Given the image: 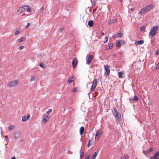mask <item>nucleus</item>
Instances as JSON below:
<instances>
[{
  "label": "nucleus",
  "mask_w": 159,
  "mask_h": 159,
  "mask_svg": "<svg viewBox=\"0 0 159 159\" xmlns=\"http://www.w3.org/2000/svg\"><path fill=\"white\" fill-rule=\"evenodd\" d=\"M84 128L83 126H82L80 129V135H82L84 133Z\"/></svg>",
  "instance_id": "nucleus-20"
},
{
  "label": "nucleus",
  "mask_w": 159,
  "mask_h": 159,
  "mask_svg": "<svg viewBox=\"0 0 159 159\" xmlns=\"http://www.w3.org/2000/svg\"><path fill=\"white\" fill-rule=\"evenodd\" d=\"M25 40V39L23 37L20 38L18 41L19 42H20L24 41Z\"/></svg>",
  "instance_id": "nucleus-32"
},
{
  "label": "nucleus",
  "mask_w": 159,
  "mask_h": 159,
  "mask_svg": "<svg viewBox=\"0 0 159 159\" xmlns=\"http://www.w3.org/2000/svg\"><path fill=\"white\" fill-rule=\"evenodd\" d=\"M118 34V37H122V36L123 35V34L121 32L119 33Z\"/></svg>",
  "instance_id": "nucleus-33"
},
{
  "label": "nucleus",
  "mask_w": 159,
  "mask_h": 159,
  "mask_svg": "<svg viewBox=\"0 0 159 159\" xmlns=\"http://www.w3.org/2000/svg\"><path fill=\"white\" fill-rule=\"evenodd\" d=\"M93 57L92 55H90L88 58V59L86 61V64L89 65L92 61V59Z\"/></svg>",
  "instance_id": "nucleus-8"
},
{
  "label": "nucleus",
  "mask_w": 159,
  "mask_h": 159,
  "mask_svg": "<svg viewBox=\"0 0 159 159\" xmlns=\"http://www.w3.org/2000/svg\"><path fill=\"white\" fill-rule=\"evenodd\" d=\"M145 29V28L144 26H142L140 28V30L141 31H144Z\"/></svg>",
  "instance_id": "nucleus-31"
},
{
  "label": "nucleus",
  "mask_w": 159,
  "mask_h": 159,
  "mask_svg": "<svg viewBox=\"0 0 159 159\" xmlns=\"http://www.w3.org/2000/svg\"><path fill=\"white\" fill-rule=\"evenodd\" d=\"M108 46L109 48H107V49H111L112 48V44H109V45H108Z\"/></svg>",
  "instance_id": "nucleus-28"
},
{
  "label": "nucleus",
  "mask_w": 159,
  "mask_h": 159,
  "mask_svg": "<svg viewBox=\"0 0 159 159\" xmlns=\"http://www.w3.org/2000/svg\"><path fill=\"white\" fill-rule=\"evenodd\" d=\"M138 100V97L136 96H134V98H129V100L130 102H134Z\"/></svg>",
  "instance_id": "nucleus-9"
},
{
  "label": "nucleus",
  "mask_w": 159,
  "mask_h": 159,
  "mask_svg": "<svg viewBox=\"0 0 159 159\" xmlns=\"http://www.w3.org/2000/svg\"><path fill=\"white\" fill-rule=\"evenodd\" d=\"M153 42V40L152 39L151 40V43H152Z\"/></svg>",
  "instance_id": "nucleus-54"
},
{
  "label": "nucleus",
  "mask_w": 159,
  "mask_h": 159,
  "mask_svg": "<svg viewBox=\"0 0 159 159\" xmlns=\"http://www.w3.org/2000/svg\"><path fill=\"white\" fill-rule=\"evenodd\" d=\"M80 157H82V156H81V155H80Z\"/></svg>",
  "instance_id": "nucleus-57"
},
{
  "label": "nucleus",
  "mask_w": 159,
  "mask_h": 159,
  "mask_svg": "<svg viewBox=\"0 0 159 159\" xmlns=\"http://www.w3.org/2000/svg\"><path fill=\"white\" fill-rule=\"evenodd\" d=\"M30 116L29 114H28L27 116H23L22 118V121L23 122L25 121L26 120H28Z\"/></svg>",
  "instance_id": "nucleus-12"
},
{
  "label": "nucleus",
  "mask_w": 159,
  "mask_h": 159,
  "mask_svg": "<svg viewBox=\"0 0 159 159\" xmlns=\"http://www.w3.org/2000/svg\"><path fill=\"white\" fill-rule=\"evenodd\" d=\"M155 68L156 69H159V62L158 63L157 66L155 67Z\"/></svg>",
  "instance_id": "nucleus-38"
},
{
  "label": "nucleus",
  "mask_w": 159,
  "mask_h": 159,
  "mask_svg": "<svg viewBox=\"0 0 159 159\" xmlns=\"http://www.w3.org/2000/svg\"><path fill=\"white\" fill-rule=\"evenodd\" d=\"M49 117L47 116H45V117L43 119L42 121V123L44 124L45 123L48 119Z\"/></svg>",
  "instance_id": "nucleus-14"
},
{
  "label": "nucleus",
  "mask_w": 159,
  "mask_h": 159,
  "mask_svg": "<svg viewBox=\"0 0 159 159\" xmlns=\"http://www.w3.org/2000/svg\"><path fill=\"white\" fill-rule=\"evenodd\" d=\"M24 12L27 11V12H30L31 11V8H30L29 6H24L22 7Z\"/></svg>",
  "instance_id": "nucleus-5"
},
{
  "label": "nucleus",
  "mask_w": 159,
  "mask_h": 159,
  "mask_svg": "<svg viewBox=\"0 0 159 159\" xmlns=\"http://www.w3.org/2000/svg\"><path fill=\"white\" fill-rule=\"evenodd\" d=\"M153 7V6L152 5H147L145 7L141 9L139 13L142 14L145 13L147 11H150Z\"/></svg>",
  "instance_id": "nucleus-2"
},
{
  "label": "nucleus",
  "mask_w": 159,
  "mask_h": 159,
  "mask_svg": "<svg viewBox=\"0 0 159 159\" xmlns=\"http://www.w3.org/2000/svg\"><path fill=\"white\" fill-rule=\"evenodd\" d=\"M117 21V20L116 19L112 20L109 21L108 22V24H111L113 23L116 22Z\"/></svg>",
  "instance_id": "nucleus-22"
},
{
  "label": "nucleus",
  "mask_w": 159,
  "mask_h": 159,
  "mask_svg": "<svg viewBox=\"0 0 159 159\" xmlns=\"http://www.w3.org/2000/svg\"><path fill=\"white\" fill-rule=\"evenodd\" d=\"M158 28V26H156L151 29L149 34V37L150 38H152L157 33Z\"/></svg>",
  "instance_id": "nucleus-1"
},
{
  "label": "nucleus",
  "mask_w": 159,
  "mask_h": 159,
  "mask_svg": "<svg viewBox=\"0 0 159 159\" xmlns=\"http://www.w3.org/2000/svg\"><path fill=\"white\" fill-rule=\"evenodd\" d=\"M20 33V31L19 30H17L15 32V34L16 35Z\"/></svg>",
  "instance_id": "nucleus-41"
},
{
  "label": "nucleus",
  "mask_w": 159,
  "mask_h": 159,
  "mask_svg": "<svg viewBox=\"0 0 159 159\" xmlns=\"http://www.w3.org/2000/svg\"><path fill=\"white\" fill-rule=\"evenodd\" d=\"M23 47H24V46H20L19 47L18 49L19 50H21L23 48Z\"/></svg>",
  "instance_id": "nucleus-43"
},
{
  "label": "nucleus",
  "mask_w": 159,
  "mask_h": 159,
  "mask_svg": "<svg viewBox=\"0 0 159 159\" xmlns=\"http://www.w3.org/2000/svg\"><path fill=\"white\" fill-rule=\"evenodd\" d=\"M63 29L62 28H60L59 30L60 32H61L63 30Z\"/></svg>",
  "instance_id": "nucleus-44"
},
{
  "label": "nucleus",
  "mask_w": 159,
  "mask_h": 159,
  "mask_svg": "<svg viewBox=\"0 0 159 159\" xmlns=\"http://www.w3.org/2000/svg\"><path fill=\"white\" fill-rule=\"evenodd\" d=\"M123 72L121 71H120L118 72V76L119 78H122Z\"/></svg>",
  "instance_id": "nucleus-24"
},
{
  "label": "nucleus",
  "mask_w": 159,
  "mask_h": 159,
  "mask_svg": "<svg viewBox=\"0 0 159 159\" xmlns=\"http://www.w3.org/2000/svg\"><path fill=\"white\" fill-rule=\"evenodd\" d=\"M105 69L104 74L106 75H108L110 73V69L108 65H105L104 66Z\"/></svg>",
  "instance_id": "nucleus-4"
},
{
  "label": "nucleus",
  "mask_w": 159,
  "mask_h": 159,
  "mask_svg": "<svg viewBox=\"0 0 159 159\" xmlns=\"http://www.w3.org/2000/svg\"><path fill=\"white\" fill-rule=\"evenodd\" d=\"M93 22L92 20L89 21L88 23V25L90 27L92 26L93 25Z\"/></svg>",
  "instance_id": "nucleus-23"
},
{
  "label": "nucleus",
  "mask_w": 159,
  "mask_h": 159,
  "mask_svg": "<svg viewBox=\"0 0 159 159\" xmlns=\"http://www.w3.org/2000/svg\"><path fill=\"white\" fill-rule=\"evenodd\" d=\"M21 135L20 133V131H17L14 134V138L15 139H16L19 138Z\"/></svg>",
  "instance_id": "nucleus-10"
},
{
  "label": "nucleus",
  "mask_w": 159,
  "mask_h": 159,
  "mask_svg": "<svg viewBox=\"0 0 159 159\" xmlns=\"http://www.w3.org/2000/svg\"><path fill=\"white\" fill-rule=\"evenodd\" d=\"M105 39H106V41L104 42V43H107V42L108 41V38L106 36L105 37Z\"/></svg>",
  "instance_id": "nucleus-36"
},
{
  "label": "nucleus",
  "mask_w": 159,
  "mask_h": 159,
  "mask_svg": "<svg viewBox=\"0 0 159 159\" xmlns=\"http://www.w3.org/2000/svg\"><path fill=\"white\" fill-rule=\"evenodd\" d=\"M135 10L134 8H132L131 9V10L132 11H134Z\"/></svg>",
  "instance_id": "nucleus-51"
},
{
  "label": "nucleus",
  "mask_w": 159,
  "mask_h": 159,
  "mask_svg": "<svg viewBox=\"0 0 159 159\" xmlns=\"http://www.w3.org/2000/svg\"><path fill=\"white\" fill-rule=\"evenodd\" d=\"M118 37V34H115L113 36V38H116Z\"/></svg>",
  "instance_id": "nucleus-40"
},
{
  "label": "nucleus",
  "mask_w": 159,
  "mask_h": 159,
  "mask_svg": "<svg viewBox=\"0 0 159 159\" xmlns=\"http://www.w3.org/2000/svg\"><path fill=\"white\" fill-rule=\"evenodd\" d=\"M144 43V41L143 40H140L139 41H136L135 42L134 44L137 45H141L143 44Z\"/></svg>",
  "instance_id": "nucleus-15"
},
{
  "label": "nucleus",
  "mask_w": 159,
  "mask_h": 159,
  "mask_svg": "<svg viewBox=\"0 0 159 159\" xmlns=\"http://www.w3.org/2000/svg\"><path fill=\"white\" fill-rule=\"evenodd\" d=\"M159 54V51H157L155 52V54L156 55H157Z\"/></svg>",
  "instance_id": "nucleus-48"
},
{
  "label": "nucleus",
  "mask_w": 159,
  "mask_h": 159,
  "mask_svg": "<svg viewBox=\"0 0 159 159\" xmlns=\"http://www.w3.org/2000/svg\"><path fill=\"white\" fill-rule=\"evenodd\" d=\"M95 11V10H93V12H94Z\"/></svg>",
  "instance_id": "nucleus-56"
},
{
  "label": "nucleus",
  "mask_w": 159,
  "mask_h": 159,
  "mask_svg": "<svg viewBox=\"0 0 159 159\" xmlns=\"http://www.w3.org/2000/svg\"><path fill=\"white\" fill-rule=\"evenodd\" d=\"M23 12H24L22 7H20L17 11V13L18 15H20Z\"/></svg>",
  "instance_id": "nucleus-18"
},
{
  "label": "nucleus",
  "mask_w": 159,
  "mask_h": 159,
  "mask_svg": "<svg viewBox=\"0 0 159 159\" xmlns=\"http://www.w3.org/2000/svg\"><path fill=\"white\" fill-rule=\"evenodd\" d=\"M104 35V33H103L102 32H101V35L102 36H103Z\"/></svg>",
  "instance_id": "nucleus-47"
},
{
  "label": "nucleus",
  "mask_w": 159,
  "mask_h": 159,
  "mask_svg": "<svg viewBox=\"0 0 159 159\" xmlns=\"http://www.w3.org/2000/svg\"><path fill=\"white\" fill-rule=\"evenodd\" d=\"M77 61L76 59H74L72 62L73 67L74 68H75L77 65Z\"/></svg>",
  "instance_id": "nucleus-13"
},
{
  "label": "nucleus",
  "mask_w": 159,
  "mask_h": 159,
  "mask_svg": "<svg viewBox=\"0 0 159 159\" xmlns=\"http://www.w3.org/2000/svg\"><path fill=\"white\" fill-rule=\"evenodd\" d=\"M153 150V148H150L148 150L145 151H143V153L144 154H146L148 153L152 152V151Z\"/></svg>",
  "instance_id": "nucleus-16"
},
{
  "label": "nucleus",
  "mask_w": 159,
  "mask_h": 159,
  "mask_svg": "<svg viewBox=\"0 0 159 159\" xmlns=\"http://www.w3.org/2000/svg\"><path fill=\"white\" fill-rule=\"evenodd\" d=\"M34 79H35V77L34 76L32 77L30 79V80L31 81H32L33 80H34Z\"/></svg>",
  "instance_id": "nucleus-42"
},
{
  "label": "nucleus",
  "mask_w": 159,
  "mask_h": 159,
  "mask_svg": "<svg viewBox=\"0 0 159 159\" xmlns=\"http://www.w3.org/2000/svg\"><path fill=\"white\" fill-rule=\"evenodd\" d=\"M120 41L121 42H122V43L125 42V41H121V40Z\"/></svg>",
  "instance_id": "nucleus-53"
},
{
  "label": "nucleus",
  "mask_w": 159,
  "mask_h": 159,
  "mask_svg": "<svg viewBox=\"0 0 159 159\" xmlns=\"http://www.w3.org/2000/svg\"><path fill=\"white\" fill-rule=\"evenodd\" d=\"M112 112L114 116L115 115H117V113H119L118 111L115 108H113Z\"/></svg>",
  "instance_id": "nucleus-19"
},
{
  "label": "nucleus",
  "mask_w": 159,
  "mask_h": 159,
  "mask_svg": "<svg viewBox=\"0 0 159 159\" xmlns=\"http://www.w3.org/2000/svg\"><path fill=\"white\" fill-rule=\"evenodd\" d=\"M154 155L157 157H158V156H159V151L156 152Z\"/></svg>",
  "instance_id": "nucleus-34"
},
{
  "label": "nucleus",
  "mask_w": 159,
  "mask_h": 159,
  "mask_svg": "<svg viewBox=\"0 0 159 159\" xmlns=\"http://www.w3.org/2000/svg\"><path fill=\"white\" fill-rule=\"evenodd\" d=\"M91 140H90L89 142H88V147H89V146L90 145H92V143H90V142H91Z\"/></svg>",
  "instance_id": "nucleus-37"
},
{
  "label": "nucleus",
  "mask_w": 159,
  "mask_h": 159,
  "mask_svg": "<svg viewBox=\"0 0 159 159\" xmlns=\"http://www.w3.org/2000/svg\"><path fill=\"white\" fill-rule=\"evenodd\" d=\"M102 131L101 129H99L98 130L95 135V138H99L100 136L102 135Z\"/></svg>",
  "instance_id": "nucleus-7"
},
{
  "label": "nucleus",
  "mask_w": 159,
  "mask_h": 159,
  "mask_svg": "<svg viewBox=\"0 0 159 159\" xmlns=\"http://www.w3.org/2000/svg\"><path fill=\"white\" fill-rule=\"evenodd\" d=\"M98 154V152H94L92 156V157L90 158V159H95L97 156Z\"/></svg>",
  "instance_id": "nucleus-17"
},
{
  "label": "nucleus",
  "mask_w": 159,
  "mask_h": 159,
  "mask_svg": "<svg viewBox=\"0 0 159 159\" xmlns=\"http://www.w3.org/2000/svg\"><path fill=\"white\" fill-rule=\"evenodd\" d=\"M43 9H44V7H42L40 9V10L41 11H42L43 10Z\"/></svg>",
  "instance_id": "nucleus-45"
},
{
  "label": "nucleus",
  "mask_w": 159,
  "mask_h": 159,
  "mask_svg": "<svg viewBox=\"0 0 159 159\" xmlns=\"http://www.w3.org/2000/svg\"><path fill=\"white\" fill-rule=\"evenodd\" d=\"M89 158H90V156L89 155V156H88L87 157L85 158L84 159H89Z\"/></svg>",
  "instance_id": "nucleus-46"
},
{
  "label": "nucleus",
  "mask_w": 159,
  "mask_h": 159,
  "mask_svg": "<svg viewBox=\"0 0 159 159\" xmlns=\"http://www.w3.org/2000/svg\"><path fill=\"white\" fill-rule=\"evenodd\" d=\"M52 111V110L51 109H49L48 110L47 112V113L48 114H49V113H50L51 111Z\"/></svg>",
  "instance_id": "nucleus-35"
},
{
  "label": "nucleus",
  "mask_w": 159,
  "mask_h": 159,
  "mask_svg": "<svg viewBox=\"0 0 159 159\" xmlns=\"http://www.w3.org/2000/svg\"><path fill=\"white\" fill-rule=\"evenodd\" d=\"M18 81L17 80H14L9 82L7 86L9 87H12L18 84Z\"/></svg>",
  "instance_id": "nucleus-3"
},
{
  "label": "nucleus",
  "mask_w": 159,
  "mask_h": 159,
  "mask_svg": "<svg viewBox=\"0 0 159 159\" xmlns=\"http://www.w3.org/2000/svg\"><path fill=\"white\" fill-rule=\"evenodd\" d=\"M73 80V78L71 77L69 79L67 82L69 83V84H70L72 81Z\"/></svg>",
  "instance_id": "nucleus-26"
},
{
  "label": "nucleus",
  "mask_w": 159,
  "mask_h": 159,
  "mask_svg": "<svg viewBox=\"0 0 159 159\" xmlns=\"http://www.w3.org/2000/svg\"><path fill=\"white\" fill-rule=\"evenodd\" d=\"M129 157V156L128 155H125L122 157H120L118 159H127Z\"/></svg>",
  "instance_id": "nucleus-21"
},
{
  "label": "nucleus",
  "mask_w": 159,
  "mask_h": 159,
  "mask_svg": "<svg viewBox=\"0 0 159 159\" xmlns=\"http://www.w3.org/2000/svg\"><path fill=\"white\" fill-rule=\"evenodd\" d=\"M39 65V66L42 68H44L45 67V66L44 64L42 63H40Z\"/></svg>",
  "instance_id": "nucleus-29"
},
{
  "label": "nucleus",
  "mask_w": 159,
  "mask_h": 159,
  "mask_svg": "<svg viewBox=\"0 0 159 159\" xmlns=\"http://www.w3.org/2000/svg\"><path fill=\"white\" fill-rule=\"evenodd\" d=\"M76 91V90L75 89H73L72 92H75Z\"/></svg>",
  "instance_id": "nucleus-49"
},
{
  "label": "nucleus",
  "mask_w": 159,
  "mask_h": 159,
  "mask_svg": "<svg viewBox=\"0 0 159 159\" xmlns=\"http://www.w3.org/2000/svg\"><path fill=\"white\" fill-rule=\"evenodd\" d=\"M7 144H5V146H7Z\"/></svg>",
  "instance_id": "nucleus-55"
},
{
  "label": "nucleus",
  "mask_w": 159,
  "mask_h": 159,
  "mask_svg": "<svg viewBox=\"0 0 159 159\" xmlns=\"http://www.w3.org/2000/svg\"><path fill=\"white\" fill-rule=\"evenodd\" d=\"M116 46L117 47H119L120 46V43L119 41H118L116 43Z\"/></svg>",
  "instance_id": "nucleus-27"
},
{
  "label": "nucleus",
  "mask_w": 159,
  "mask_h": 159,
  "mask_svg": "<svg viewBox=\"0 0 159 159\" xmlns=\"http://www.w3.org/2000/svg\"><path fill=\"white\" fill-rule=\"evenodd\" d=\"M14 128V126L13 125H10L8 127V129L9 130H11L13 129Z\"/></svg>",
  "instance_id": "nucleus-30"
},
{
  "label": "nucleus",
  "mask_w": 159,
  "mask_h": 159,
  "mask_svg": "<svg viewBox=\"0 0 159 159\" xmlns=\"http://www.w3.org/2000/svg\"><path fill=\"white\" fill-rule=\"evenodd\" d=\"M4 137L5 138L7 139L8 140V137L7 135L5 136Z\"/></svg>",
  "instance_id": "nucleus-50"
},
{
  "label": "nucleus",
  "mask_w": 159,
  "mask_h": 159,
  "mask_svg": "<svg viewBox=\"0 0 159 159\" xmlns=\"http://www.w3.org/2000/svg\"><path fill=\"white\" fill-rule=\"evenodd\" d=\"M11 159H16V158L15 157H11Z\"/></svg>",
  "instance_id": "nucleus-52"
},
{
  "label": "nucleus",
  "mask_w": 159,
  "mask_h": 159,
  "mask_svg": "<svg viewBox=\"0 0 159 159\" xmlns=\"http://www.w3.org/2000/svg\"><path fill=\"white\" fill-rule=\"evenodd\" d=\"M158 157H157L154 155L150 158V159H158Z\"/></svg>",
  "instance_id": "nucleus-25"
},
{
  "label": "nucleus",
  "mask_w": 159,
  "mask_h": 159,
  "mask_svg": "<svg viewBox=\"0 0 159 159\" xmlns=\"http://www.w3.org/2000/svg\"><path fill=\"white\" fill-rule=\"evenodd\" d=\"M115 117L116 120H117L118 121H119L120 120V115L119 113L117 114V115H114Z\"/></svg>",
  "instance_id": "nucleus-11"
},
{
  "label": "nucleus",
  "mask_w": 159,
  "mask_h": 159,
  "mask_svg": "<svg viewBox=\"0 0 159 159\" xmlns=\"http://www.w3.org/2000/svg\"><path fill=\"white\" fill-rule=\"evenodd\" d=\"M97 79H95L93 80V84L91 87V90L93 91L97 86Z\"/></svg>",
  "instance_id": "nucleus-6"
},
{
  "label": "nucleus",
  "mask_w": 159,
  "mask_h": 159,
  "mask_svg": "<svg viewBox=\"0 0 159 159\" xmlns=\"http://www.w3.org/2000/svg\"><path fill=\"white\" fill-rule=\"evenodd\" d=\"M30 23H28L27 25L25 26V28L26 29H27L28 28L29 25H30Z\"/></svg>",
  "instance_id": "nucleus-39"
}]
</instances>
